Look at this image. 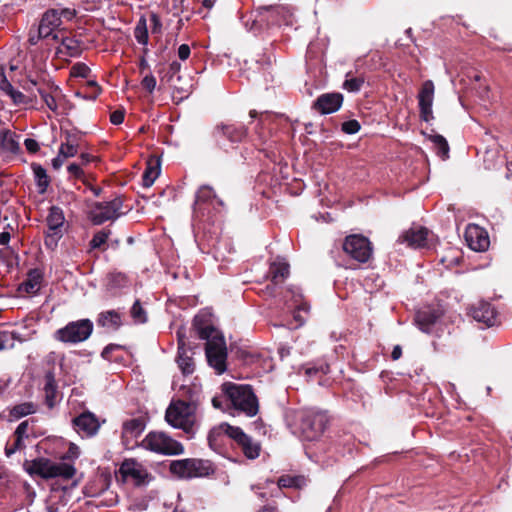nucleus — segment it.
<instances>
[{
	"label": "nucleus",
	"instance_id": "nucleus-17",
	"mask_svg": "<svg viewBox=\"0 0 512 512\" xmlns=\"http://www.w3.org/2000/svg\"><path fill=\"white\" fill-rule=\"evenodd\" d=\"M73 425L76 432L81 437H92L100 428L98 418L91 412H83L79 416L75 417L73 419Z\"/></svg>",
	"mask_w": 512,
	"mask_h": 512
},
{
	"label": "nucleus",
	"instance_id": "nucleus-5",
	"mask_svg": "<svg viewBox=\"0 0 512 512\" xmlns=\"http://www.w3.org/2000/svg\"><path fill=\"white\" fill-rule=\"evenodd\" d=\"M223 391L236 410L245 413L249 417L257 414L258 400L250 386L226 383L223 385Z\"/></svg>",
	"mask_w": 512,
	"mask_h": 512
},
{
	"label": "nucleus",
	"instance_id": "nucleus-39",
	"mask_svg": "<svg viewBox=\"0 0 512 512\" xmlns=\"http://www.w3.org/2000/svg\"><path fill=\"white\" fill-rule=\"evenodd\" d=\"M2 90L6 91L16 104L25 103V95L20 92L13 89L12 85L7 81L6 78L3 77V86Z\"/></svg>",
	"mask_w": 512,
	"mask_h": 512
},
{
	"label": "nucleus",
	"instance_id": "nucleus-7",
	"mask_svg": "<svg viewBox=\"0 0 512 512\" xmlns=\"http://www.w3.org/2000/svg\"><path fill=\"white\" fill-rule=\"evenodd\" d=\"M141 446L146 450L163 455H180L184 452V447L180 442L159 431L148 433L142 440Z\"/></svg>",
	"mask_w": 512,
	"mask_h": 512
},
{
	"label": "nucleus",
	"instance_id": "nucleus-63",
	"mask_svg": "<svg viewBox=\"0 0 512 512\" xmlns=\"http://www.w3.org/2000/svg\"><path fill=\"white\" fill-rule=\"evenodd\" d=\"M401 354H402V351H401L400 346H395L393 351H392L391 356H392V358L394 360H397V359H399L401 357Z\"/></svg>",
	"mask_w": 512,
	"mask_h": 512
},
{
	"label": "nucleus",
	"instance_id": "nucleus-20",
	"mask_svg": "<svg viewBox=\"0 0 512 512\" xmlns=\"http://www.w3.org/2000/svg\"><path fill=\"white\" fill-rule=\"evenodd\" d=\"M343 101L340 93L323 94L316 100L314 107L322 114H330L337 111Z\"/></svg>",
	"mask_w": 512,
	"mask_h": 512
},
{
	"label": "nucleus",
	"instance_id": "nucleus-48",
	"mask_svg": "<svg viewBox=\"0 0 512 512\" xmlns=\"http://www.w3.org/2000/svg\"><path fill=\"white\" fill-rule=\"evenodd\" d=\"M61 494L62 491H60L59 489H52L46 506L48 512H59L58 504L54 500L60 498Z\"/></svg>",
	"mask_w": 512,
	"mask_h": 512
},
{
	"label": "nucleus",
	"instance_id": "nucleus-6",
	"mask_svg": "<svg viewBox=\"0 0 512 512\" xmlns=\"http://www.w3.org/2000/svg\"><path fill=\"white\" fill-rule=\"evenodd\" d=\"M25 468L30 474L39 475L43 478L61 477L71 479L75 474V468L63 462H53L49 459L38 458L25 463Z\"/></svg>",
	"mask_w": 512,
	"mask_h": 512
},
{
	"label": "nucleus",
	"instance_id": "nucleus-55",
	"mask_svg": "<svg viewBox=\"0 0 512 512\" xmlns=\"http://www.w3.org/2000/svg\"><path fill=\"white\" fill-rule=\"evenodd\" d=\"M123 120H124V112L123 111L116 110V111L112 112L110 115V121L114 125L121 124L123 122Z\"/></svg>",
	"mask_w": 512,
	"mask_h": 512
},
{
	"label": "nucleus",
	"instance_id": "nucleus-4",
	"mask_svg": "<svg viewBox=\"0 0 512 512\" xmlns=\"http://www.w3.org/2000/svg\"><path fill=\"white\" fill-rule=\"evenodd\" d=\"M165 420L172 427L189 434L196 423V405L182 400L172 401L166 410Z\"/></svg>",
	"mask_w": 512,
	"mask_h": 512
},
{
	"label": "nucleus",
	"instance_id": "nucleus-61",
	"mask_svg": "<svg viewBox=\"0 0 512 512\" xmlns=\"http://www.w3.org/2000/svg\"><path fill=\"white\" fill-rule=\"evenodd\" d=\"M66 159H63V157H60V152L58 153L57 157H55L52 160V166L54 169H59L62 167Z\"/></svg>",
	"mask_w": 512,
	"mask_h": 512
},
{
	"label": "nucleus",
	"instance_id": "nucleus-14",
	"mask_svg": "<svg viewBox=\"0 0 512 512\" xmlns=\"http://www.w3.org/2000/svg\"><path fill=\"white\" fill-rule=\"evenodd\" d=\"M465 239L468 246L478 252L486 251L490 245L487 231L477 224H469L466 227Z\"/></svg>",
	"mask_w": 512,
	"mask_h": 512
},
{
	"label": "nucleus",
	"instance_id": "nucleus-40",
	"mask_svg": "<svg viewBox=\"0 0 512 512\" xmlns=\"http://www.w3.org/2000/svg\"><path fill=\"white\" fill-rule=\"evenodd\" d=\"M0 137H2V145L3 147L10 151V152H16L19 149L18 142L14 139V134H12L9 131H4L0 134Z\"/></svg>",
	"mask_w": 512,
	"mask_h": 512
},
{
	"label": "nucleus",
	"instance_id": "nucleus-30",
	"mask_svg": "<svg viewBox=\"0 0 512 512\" xmlns=\"http://www.w3.org/2000/svg\"><path fill=\"white\" fill-rule=\"evenodd\" d=\"M160 174V163L156 159H150L147 161L146 169L143 173V185L145 187H150L153 185L155 180L158 178Z\"/></svg>",
	"mask_w": 512,
	"mask_h": 512
},
{
	"label": "nucleus",
	"instance_id": "nucleus-24",
	"mask_svg": "<svg viewBox=\"0 0 512 512\" xmlns=\"http://www.w3.org/2000/svg\"><path fill=\"white\" fill-rule=\"evenodd\" d=\"M471 315L477 322L484 323L486 326H492L495 323V310L487 302H480L477 306L473 307Z\"/></svg>",
	"mask_w": 512,
	"mask_h": 512
},
{
	"label": "nucleus",
	"instance_id": "nucleus-13",
	"mask_svg": "<svg viewBox=\"0 0 512 512\" xmlns=\"http://www.w3.org/2000/svg\"><path fill=\"white\" fill-rule=\"evenodd\" d=\"M222 206L223 201L216 196L210 186L204 185L198 189L194 203L196 211L204 214L206 211L210 212V208L218 211Z\"/></svg>",
	"mask_w": 512,
	"mask_h": 512
},
{
	"label": "nucleus",
	"instance_id": "nucleus-2",
	"mask_svg": "<svg viewBox=\"0 0 512 512\" xmlns=\"http://www.w3.org/2000/svg\"><path fill=\"white\" fill-rule=\"evenodd\" d=\"M199 337L205 339L206 357L211 367L218 374L226 370L227 348L222 334L212 326H205L198 329Z\"/></svg>",
	"mask_w": 512,
	"mask_h": 512
},
{
	"label": "nucleus",
	"instance_id": "nucleus-59",
	"mask_svg": "<svg viewBox=\"0 0 512 512\" xmlns=\"http://www.w3.org/2000/svg\"><path fill=\"white\" fill-rule=\"evenodd\" d=\"M296 482H297V480L294 479V478L282 477L278 481V486L280 488H282V487H293V486H297Z\"/></svg>",
	"mask_w": 512,
	"mask_h": 512
},
{
	"label": "nucleus",
	"instance_id": "nucleus-25",
	"mask_svg": "<svg viewBox=\"0 0 512 512\" xmlns=\"http://www.w3.org/2000/svg\"><path fill=\"white\" fill-rule=\"evenodd\" d=\"M43 272L40 269H32L28 272L26 280L20 284L19 291L27 294H36L42 285Z\"/></svg>",
	"mask_w": 512,
	"mask_h": 512
},
{
	"label": "nucleus",
	"instance_id": "nucleus-23",
	"mask_svg": "<svg viewBox=\"0 0 512 512\" xmlns=\"http://www.w3.org/2000/svg\"><path fill=\"white\" fill-rule=\"evenodd\" d=\"M438 311L430 308H424L416 313L415 322L418 328L427 334L433 332V327L439 319Z\"/></svg>",
	"mask_w": 512,
	"mask_h": 512
},
{
	"label": "nucleus",
	"instance_id": "nucleus-50",
	"mask_svg": "<svg viewBox=\"0 0 512 512\" xmlns=\"http://www.w3.org/2000/svg\"><path fill=\"white\" fill-rule=\"evenodd\" d=\"M150 23H151V32L153 34L161 32L162 23L160 21V18L156 14H154V13L151 14Z\"/></svg>",
	"mask_w": 512,
	"mask_h": 512
},
{
	"label": "nucleus",
	"instance_id": "nucleus-15",
	"mask_svg": "<svg viewBox=\"0 0 512 512\" xmlns=\"http://www.w3.org/2000/svg\"><path fill=\"white\" fill-rule=\"evenodd\" d=\"M60 14L58 9H50L46 11L40 21L38 27V37H52L58 40L57 29L61 26Z\"/></svg>",
	"mask_w": 512,
	"mask_h": 512
},
{
	"label": "nucleus",
	"instance_id": "nucleus-8",
	"mask_svg": "<svg viewBox=\"0 0 512 512\" xmlns=\"http://www.w3.org/2000/svg\"><path fill=\"white\" fill-rule=\"evenodd\" d=\"M93 331V323L89 319L69 322L55 332V339L63 343H79L89 338Z\"/></svg>",
	"mask_w": 512,
	"mask_h": 512
},
{
	"label": "nucleus",
	"instance_id": "nucleus-51",
	"mask_svg": "<svg viewBox=\"0 0 512 512\" xmlns=\"http://www.w3.org/2000/svg\"><path fill=\"white\" fill-rule=\"evenodd\" d=\"M142 86L149 92H152L156 87V79L152 75H147L142 80Z\"/></svg>",
	"mask_w": 512,
	"mask_h": 512
},
{
	"label": "nucleus",
	"instance_id": "nucleus-38",
	"mask_svg": "<svg viewBox=\"0 0 512 512\" xmlns=\"http://www.w3.org/2000/svg\"><path fill=\"white\" fill-rule=\"evenodd\" d=\"M59 152L60 157H63V159H68L70 157H74L78 153V146L68 139L66 142H63L60 145Z\"/></svg>",
	"mask_w": 512,
	"mask_h": 512
},
{
	"label": "nucleus",
	"instance_id": "nucleus-19",
	"mask_svg": "<svg viewBox=\"0 0 512 512\" xmlns=\"http://www.w3.org/2000/svg\"><path fill=\"white\" fill-rule=\"evenodd\" d=\"M292 295V304L290 307H294L293 317L296 321V327L302 326L308 315L310 306L304 301L302 294L298 289H289L288 291Z\"/></svg>",
	"mask_w": 512,
	"mask_h": 512
},
{
	"label": "nucleus",
	"instance_id": "nucleus-21",
	"mask_svg": "<svg viewBox=\"0 0 512 512\" xmlns=\"http://www.w3.org/2000/svg\"><path fill=\"white\" fill-rule=\"evenodd\" d=\"M246 135V130L242 125L221 124L216 127L215 137L220 142L221 138H226L232 143L241 141Z\"/></svg>",
	"mask_w": 512,
	"mask_h": 512
},
{
	"label": "nucleus",
	"instance_id": "nucleus-10",
	"mask_svg": "<svg viewBox=\"0 0 512 512\" xmlns=\"http://www.w3.org/2000/svg\"><path fill=\"white\" fill-rule=\"evenodd\" d=\"M210 469L207 462L198 459L175 460L170 464L171 473L180 478L202 477L208 475Z\"/></svg>",
	"mask_w": 512,
	"mask_h": 512
},
{
	"label": "nucleus",
	"instance_id": "nucleus-35",
	"mask_svg": "<svg viewBox=\"0 0 512 512\" xmlns=\"http://www.w3.org/2000/svg\"><path fill=\"white\" fill-rule=\"evenodd\" d=\"M37 410V406L32 402H24L18 405H15L11 409V416L18 419L30 414L35 413Z\"/></svg>",
	"mask_w": 512,
	"mask_h": 512
},
{
	"label": "nucleus",
	"instance_id": "nucleus-46",
	"mask_svg": "<svg viewBox=\"0 0 512 512\" xmlns=\"http://www.w3.org/2000/svg\"><path fill=\"white\" fill-rule=\"evenodd\" d=\"M433 142L436 145V147L438 148V154L443 158L447 157L448 152H449V147H448V143L445 140V138L440 135H436L433 137Z\"/></svg>",
	"mask_w": 512,
	"mask_h": 512
},
{
	"label": "nucleus",
	"instance_id": "nucleus-64",
	"mask_svg": "<svg viewBox=\"0 0 512 512\" xmlns=\"http://www.w3.org/2000/svg\"><path fill=\"white\" fill-rule=\"evenodd\" d=\"M69 452L72 457H77L79 455V448L74 444H70Z\"/></svg>",
	"mask_w": 512,
	"mask_h": 512
},
{
	"label": "nucleus",
	"instance_id": "nucleus-43",
	"mask_svg": "<svg viewBox=\"0 0 512 512\" xmlns=\"http://www.w3.org/2000/svg\"><path fill=\"white\" fill-rule=\"evenodd\" d=\"M109 235H110L109 230H101V231L97 232L93 236L92 240L90 241L91 248H93V249L101 248L102 245H104L106 243Z\"/></svg>",
	"mask_w": 512,
	"mask_h": 512
},
{
	"label": "nucleus",
	"instance_id": "nucleus-32",
	"mask_svg": "<svg viewBox=\"0 0 512 512\" xmlns=\"http://www.w3.org/2000/svg\"><path fill=\"white\" fill-rule=\"evenodd\" d=\"M271 17L272 22L275 24H286L289 25L292 23L291 18L292 14L286 7L277 6L272 7L271 9Z\"/></svg>",
	"mask_w": 512,
	"mask_h": 512
},
{
	"label": "nucleus",
	"instance_id": "nucleus-37",
	"mask_svg": "<svg viewBox=\"0 0 512 512\" xmlns=\"http://www.w3.org/2000/svg\"><path fill=\"white\" fill-rule=\"evenodd\" d=\"M134 36L140 44L146 45L148 43L147 22L144 18L138 21L134 29Z\"/></svg>",
	"mask_w": 512,
	"mask_h": 512
},
{
	"label": "nucleus",
	"instance_id": "nucleus-62",
	"mask_svg": "<svg viewBox=\"0 0 512 512\" xmlns=\"http://www.w3.org/2000/svg\"><path fill=\"white\" fill-rule=\"evenodd\" d=\"M10 241V233L9 232H1L0 233V245H7Z\"/></svg>",
	"mask_w": 512,
	"mask_h": 512
},
{
	"label": "nucleus",
	"instance_id": "nucleus-36",
	"mask_svg": "<svg viewBox=\"0 0 512 512\" xmlns=\"http://www.w3.org/2000/svg\"><path fill=\"white\" fill-rule=\"evenodd\" d=\"M32 170H33L37 185L40 189V192H44L49 185V178L47 176L46 170L42 166L36 165V164L32 165Z\"/></svg>",
	"mask_w": 512,
	"mask_h": 512
},
{
	"label": "nucleus",
	"instance_id": "nucleus-29",
	"mask_svg": "<svg viewBox=\"0 0 512 512\" xmlns=\"http://www.w3.org/2000/svg\"><path fill=\"white\" fill-rule=\"evenodd\" d=\"M177 363L184 374H191L194 371V361L189 351L185 349V343L180 339Z\"/></svg>",
	"mask_w": 512,
	"mask_h": 512
},
{
	"label": "nucleus",
	"instance_id": "nucleus-34",
	"mask_svg": "<svg viewBox=\"0 0 512 512\" xmlns=\"http://www.w3.org/2000/svg\"><path fill=\"white\" fill-rule=\"evenodd\" d=\"M56 382L54 379V376L51 373L46 374L45 376V385H44V392H45V398L46 402L49 407H53L55 400H56Z\"/></svg>",
	"mask_w": 512,
	"mask_h": 512
},
{
	"label": "nucleus",
	"instance_id": "nucleus-53",
	"mask_svg": "<svg viewBox=\"0 0 512 512\" xmlns=\"http://www.w3.org/2000/svg\"><path fill=\"white\" fill-rule=\"evenodd\" d=\"M60 20L63 22L64 20L70 21L76 16V10L70 8H64L59 10Z\"/></svg>",
	"mask_w": 512,
	"mask_h": 512
},
{
	"label": "nucleus",
	"instance_id": "nucleus-28",
	"mask_svg": "<svg viewBox=\"0 0 512 512\" xmlns=\"http://www.w3.org/2000/svg\"><path fill=\"white\" fill-rule=\"evenodd\" d=\"M289 275V265L283 259L271 263L269 277L273 284H281Z\"/></svg>",
	"mask_w": 512,
	"mask_h": 512
},
{
	"label": "nucleus",
	"instance_id": "nucleus-33",
	"mask_svg": "<svg viewBox=\"0 0 512 512\" xmlns=\"http://www.w3.org/2000/svg\"><path fill=\"white\" fill-rule=\"evenodd\" d=\"M64 223V215L60 208L52 207L47 217V225L49 230L60 231Z\"/></svg>",
	"mask_w": 512,
	"mask_h": 512
},
{
	"label": "nucleus",
	"instance_id": "nucleus-42",
	"mask_svg": "<svg viewBox=\"0 0 512 512\" xmlns=\"http://www.w3.org/2000/svg\"><path fill=\"white\" fill-rule=\"evenodd\" d=\"M91 70L84 63H76L71 67L70 75L72 77L88 78Z\"/></svg>",
	"mask_w": 512,
	"mask_h": 512
},
{
	"label": "nucleus",
	"instance_id": "nucleus-31",
	"mask_svg": "<svg viewBox=\"0 0 512 512\" xmlns=\"http://www.w3.org/2000/svg\"><path fill=\"white\" fill-rule=\"evenodd\" d=\"M80 44L77 40L69 37H63L58 47V52L66 56H76L80 53Z\"/></svg>",
	"mask_w": 512,
	"mask_h": 512
},
{
	"label": "nucleus",
	"instance_id": "nucleus-54",
	"mask_svg": "<svg viewBox=\"0 0 512 512\" xmlns=\"http://www.w3.org/2000/svg\"><path fill=\"white\" fill-rule=\"evenodd\" d=\"M28 427H29L28 421L21 422L14 432L15 435H18L19 437L27 438L28 437Z\"/></svg>",
	"mask_w": 512,
	"mask_h": 512
},
{
	"label": "nucleus",
	"instance_id": "nucleus-3",
	"mask_svg": "<svg viewBox=\"0 0 512 512\" xmlns=\"http://www.w3.org/2000/svg\"><path fill=\"white\" fill-rule=\"evenodd\" d=\"M222 436H228L234 439L241 447L244 455L249 459H255L259 456L260 445L247 436L239 427L230 426L227 423H221L211 429L208 435V441L211 447L217 445Z\"/></svg>",
	"mask_w": 512,
	"mask_h": 512
},
{
	"label": "nucleus",
	"instance_id": "nucleus-12",
	"mask_svg": "<svg viewBox=\"0 0 512 512\" xmlns=\"http://www.w3.org/2000/svg\"><path fill=\"white\" fill-rule=\"evenodd\" d=\"M119 473L125 482L142 485L148 481L149 474L144 466L134 459H126L120 466Z\"/></svg>",
	"mask_w": 512,
	"mask_h": 512
},
{
	"label": "nucleus",
	"instance_id": "nucleus-45",
	"mask_svg": "<svg viewBox=\"0 0 512 512\" xmlns=\"http://www.w3.org/2000/svg\"><path fill=\"white\" fill-rule=\"evenodd\" d=\"M131 316L137 323L146 322V313L139 301H136L131 308Z\"/></svg>",
	"mask_w": 512,
	"mask_h": 512
},
{
	"label": "nucleus",
	"instance_id": "nucleus-56",
	"mask_svg": "<svg viewBox=\"0 0 512 512\" xmlns=\"http://www.w3.org/2000/svg\"><path fill=\"white\" fill-rule=\"evenodd\" d=\"M26 149L31 153H36L39 150V144L36 140L27 138L24 141Z\"/></svg>",
	"mask_w": 512,
	"mask_h": 512
},
{
	"label": "nucleus",
	"instance_id": "nucleus-9",
	"mask_svg": "<svg viewBox=\"0 0 512 512\" xmlns=\"http://www.w3.org/2000/svg\"><path fill=\"white\" fill-rule=\"evenodd\" d=\"M122 206L123 201L120 197H115L111 201L95 202L90 207V219L96 225L113 221L122 215Z\"/></svg>",
	"mask_w": 512,
	"mask_h": 512
},
{
	"label": "nucleus",
	"instance_id": "nucleus-49",
	"mask_svg": "<svg viewBox=\"0 0 512 512\" xmlns=\"http://www.w3.org/2000/svg\"><path fill=\"white\" fill-rule=\"evenodd\" d=\"M342 130L347 134H355L360 130V124L356 120H349L342 124Z\"/></svg>",
	"mask_w": 512,
	"mask_h": 512
},
{
	"label": "nucleus",
	"instance_id": "nucleus-11",
	"mask_svg": "<svg viewBox=\"0 0 512 512\" xmlns=\"http://www.w3.org/2000/svg\"><path fill=\"white\" fill-rule=\"evenodd\" d=\"M344 251L359 262H366L372 255V247L369 240L360 235H350L343 244Z\"/></svg>",
	"mask_w": 512,
	"mask_h": 512
},
{
	"label": "nucleus",
	"instance_id": "nucleus-57",
	"mask_svg": "<svg viewBox=\"0 0 512 512\" xmlns=\"http://www.w3.org/2000/svg\"><path fill=\"white\" fill-rule=\"evenodd\" d=\"M68 172L71 176H74L75 178H80L83 176V171L80 165L75 163H72L68 166Z\"/></svg>",
	"mask_w": 512,
	"mask_h": 512
},
{
	"label": "nucleus",
	"instance_id": "nucleus-18",
	"mask_svg": "<svg viewBox=\"0 0 512 512\" xmlns=\"http://www.w3.org/2000/svg\"><path fill=\"white\" fill-rule=\"evenodd\" d=\"M434 98V84L431 80L423 83L422 88L418 95L419 108L421 118L425 122H429L432 118V104Z\"/></svg>",
	"mask_w": 512,
	"mask_h": 512
},
{
	"label": "nucleus",
	"instance_id": "nucleus-60",
	"mask_svg": "<svg viewBox=\"0 0 512 512\" xmlns=\"http://www.w3.org/2000/svg\"><path fill=\"white\" fill-rule=\"evenodd\" d=\"M87 85L93 88V93L90 96V98L91 99H95L99 95V93H100V88L98 87L97 83L95 81H92V80H89L87 82Z\"/></svg>",
	"mask_w": 512,
	"mask_h": 512
},
{
	"label": "nucleus",
	"instance_id": "nucleus-27",
	"mask_svg": "<svg viewBox=\"0 0 512 512\" xmlns=\"http://www.w3.org/2000/svg\"><path fill=\"white\" fill-rule=\"evenodd\" d=\"M97 324L107 330L115 331L122 325V316L116 310L104 311L98 315Z\"/></svg>",
	"mask_w": 512,
	"mask_h": 512
},
{
	"label": "nucleus",
	"instance_id": "nucleus-52",
	"mask_svg": "<svg viewBox=\"0 0 512 512\" xmlns=\"http://www.w3.org/2000/svg\"><path fill=\"white\" fill-rule=\"evenodd\" d=\"M14 337L15 335L13 332L0 330V350H3L6 347V343L14 339Z\"/></svg>",
	"mask_w": 512,
	"mask_h": 512
},
{
	"label": "nucleus",
	"instance_id": "nucleus-26",
	"mask_svg": "<svg viewBox=\"0 0 512 512\" xmlns=\"http://www.w3.org/2000/svg\"><path fill=\"white\" fill-rule=\"evenodd\" d=\"M38 93L40 94L47 108L53 112H57L58 100L61 97V90L54 85L47 87L40 86L38 88Z\"/></svg>",
	"mask_w": 512,
	"mask_h": 512
},
{
	"label": "nucleus",
	"instance_id": "nucleus-16",
	"mask_svg": "<svg viewBox=\"0 0 512 512\" xmlns=\"http://www.w3.org/2000/svg\"><path fill=\"white\" fill-rule=\"evenodd\" d=\"M399 240L412 248H424L431 242L432 235L427 228L415 225L405 231Z\"/></svg>",
	"mask_w": 512,
	"mask_h": 512
},
{
	"label": "nucleus",
	"instance_id": "nucleus-41",
	"mask_svg": "<svg viewBox=\"0 0 512 512\" xmlns=\"http://www.w3.org/2000/svg\"><path fill=\"white\" fill-rule=\"evenodd\" d=\"M349 77L350 73L346 75V80L343 83V88L349 92H358L364 83V79L362 77Z\"/></svg>",
	"mask_w": 512,
	"mask_h": 512
},
{
	"label": "nucleus",
	"instance_id": "nucleus-58",
	"mask_svg": "<svg viewBox=\"0 0 512 512\" xmlns=\"http://www.w3.org/2000/svg\"><path fill=\"white\" fill-rule=\"evenodd\" d=\"M190 47L187 45V44H182L179 46L178 48V57L182 60V61H185L186 59L189 58L190 56Z\"/></svg>",
	"mask_w": 512,
	"mask_h": 512
},
{
	"label": "nucleus",
	"instance_id": "nucleus-44",
	"mask_svg": "<svg viewBox=\"0 0 512 512\" xmlns=\"http://www.w3.org/2000/svg\"><path fill=\"white\" fill-rule=\"evenodd\" d=\"M24 439L25 438L19 437L18 435L14 434L12 440H10L6 445V448H5L6 455L10 456L13 453H15L17 450L21 449L23 447Z\"/></svg>",
	"mask_w": 512,
	"mask_h": 512
},
{
	"label": "nucleus",
	"instance_id": "nucleus-47",
	"mask_svg": "<svg viewBox=\"0 0 512 512\" xmlns=\"http://www.w3.org/2000/svg\"><path fill=\"white\" fill-rule=\"evenodd\" d=\"M60 238L61 231L48 229V232L45 236V245L50 249H54L57 246V243Z\"/></svg>",
	"mask_w": 512,
	"mask_h": 512
},
{
	"label": "nucleus",
	"instance_id": "nucleus-22",
	"mask_svg": "<svg viewBox=\"0 0 512 512\" xmlns=\"http://www.w3.org/2000/svg\"><path fill=\"white\" fill-rule=\"evenodd\" d=\"M145 428L142 419H130L123 424L122 440L126 447H133L132 440L138 438Z\"/></svg>",
	"mask_w": 512,
	"mask_h": 512
},
{
	"label": "nucleus",
	"instance_id": "nucleus-1",
	"mask_svg": "<svg viewBox=\"0 0 512 512\" xmlns=\"http://www.w3.org/2000/svg\"><path fill=\"white\" fill-rule=\"evenodd\" d=\"M287 423L293 434L307 442V456L319 461L320 455L327 449L326 442L321 439L327 423L326 415L314 409L290 411L287 414Z\"/></svg>",
	"mask_w": 512,
	"mask_h": 512
}]
</instances>
